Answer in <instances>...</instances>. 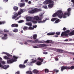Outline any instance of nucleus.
I'll use <instances>...</instances> for the list:
<instances>
[{
    "label": "nucleus",
    "mask_w": 74,
    "mask_h": 74,
    "mask_svg": "<svg viewBox=\"0 0 74 74\" xmlns=\"http://www.w3.org/2000/svg\"><path fill=\"white\" fill-rule=\"evenodd\" d=\"M40 18L38 16H36L34 17V19H35V20L38 21V23H45V21L48 20V19L46 18L45 20H43V21H42L41 20H42V19L43 18V15H40Z\"/></svg>",
    "instance_id": "1"
},
{
    "label": "nucleus",
    "mask_w": 74,
    "mask_h": 74,
    "mask_svg": "<svg viewBox=\"0 0 74 74\" xmlns=\"http://www.w3.org/2000/svg\"><path fill=\"white\" fill-rule=\"evenodd\" d=\"M70 32L69 30H68L64 32H62L61 34V36H64L67 37H69V35L70 36L74 35V30L71 31L70 33Z\"/></svg>",
    "instance_id": "2"
},
{
    "label": "nucleus",
    "mask_w": 74,
    "mask_h": 74,
    "mask_svg": "<svg viewBox=\"0 0 74 74\" xmlns=\"http://www.w3.org/2000/svg\"><path fill=\"white\" fill-rule=\"evenodd\" d=\"M27 42H31V43H42L43 44H45L46 42H47V43H49V40H47L46 41L44 40L41 41L38 40V39H36L34 41L28 40H27Z\"/></svg>",
    "instance_id": "3"
},
{
    "label": "nucleus",
    "mask_w": 74,
    "mask_h": 74,
    "mask_svg": "<svg viewBox=\"0 0 74 74\" xmlns=\"http://www.w3.org/2000/svg\"><path fill=\"white\" fill-rule=\"evenodd\" d=\"M18 58V57L15 56H13V58L12 59H10L9 60H7V63L8 64L12 63L15 62H16L17 61V59Z\"/></svg>",
    "instance_id": "4"
},
{
    "label": "nucleus",
    "mask_w": 74,
    "mask_h": 74,
    "mask_svg": "<svg viewBox=\"0 0 74 74\" xmlns=\"http://www.w3.org/2000/svg\"><path fill=\"white\" fill-rule=\"evenodd\" d=\"M42 10L41 9H38L37 8H35L29 12V14H34V13H37L39 11H41Z\"/></svg>",
    "instance_id": "5"
},
{
    "label": "nucleus",
    "mask_w": 74,
    "mask_h": 74,
    "mask_svg": "<svg viewBox=\"0 0 74 74\" xmlns=\"http://www.w3.org/2000/svg\"><path fill=\"white\" fill-rule=\"evenodd\" d=\"M57 14V16H58V18H59L60 19L62 18H63V16L64 15V13L62 12V11L61 10H59L56 12Z\"/></svg>",
    "instance_id": "6"
},
{
    "label": "nucleus",
    "mask_w": 74,
    "mask_h": 74,
    "mask_svg": "<svg viewBox=\"0 0 74 74\" xmlns=\"http://www.w3.org/2000/svg\"><path fill=\"white\" fill-rule=\"evenodd\" d=\"M71 8H69L68 9L67 11H68V13H64V15L63 16V18H66L67 17L66 16L67 15H68V16H69L70 15V11H71Z\"/></svg>",
    "instance_id": "7"
},
{
    "label": "nucleus",
    "mask_w": 74,
    "mask_h": 74,
    "mask_svg": "<svg viewBox=\"0 0 74 74\" xmlns=\"http://www.w3.org/2000/svg\"><path fill=\"white\" fill-rule=\"evenodd\" d=\"M38 60H40V61H41V62L40 61L37 62L36 63V64L38 66L41 65V64H42V63H41V62H42L44 61V59L41 58H38Z\"/></svg>",
    "instance_id": "8"
},
{
    "label": "nucleus",
    "mask_w": 74,
    "mask_h": 74,
    "mask_svg": "<svg viewBox=\"0 0 74 74\" xmlns=\"http://www.w3.org/2000/svg\"><path fill=\"white\" fill-rule=\"evenodd\" d=\"M66 69V70H68V67L67 66H62L61 67V71H63L64 70H65Z\"/></svg>",
    "instance_id": "9"
},
{
    "label": "nucleus",
    "mask_w": 74,
    "mask_h": 74,
    "mask_svg": "<svg viewBox=\"0 0 74 74\" xmlns=\"http://www.w3.org/2000/svg\"><path fill=\"white\" fill-rule=\"evenodd\" d=\"M37 46L39 47L44 48V47H47V45L45 44H40L39 45H38Z\"/></svg>",
    "instance_id": "10"
},
{
    "label": "nucleus",
    "mask_w": 74,
    "mask_h": 74,
    "mask_svg": "<svg viewBox=\"0 0 74 74\" xmlns=\"http://www.w3.org/2000/svg\"><path fill=\"white\" fill-rule=\"evenodd\" d=\"M7 34H4V36L1 38L3 40H5L7 38Z\"/></svg>",
    "instance_id": "11"
},
{
    "label": "nucleus",
    "mask_w": 74,
    "mask_h": 74,
    "mask_svg": "<svg viewBox=\"0 0 74 74\" xmlns=\"http://www.w3.org/2000/svg\"><path fill=\"white\" fill-rule=\"evenodd\" d=\"M2 53H3V54H6V55H7V56H8V57H10V58H12V55L5 52H3Z\"/></svg>",
    "instance_id": "12"
},
{
    "label": "nucleus",
    "mask_w": 74,
    "mask_h": 74,
    "mask_svg": "<svg viewBox=\"0 0 74 74\" xmlns=\"http://www.w3.org/2000/svg\"><path fill=\"white\" fill-rule=\"evenodd\" d=\"M55 34V32H50L47 34V36H51L52 35H54Z\"/></svg>",
    "instance_id": "13"
},
{
    "label": "nucleus",
    "mask_w": 74,
    "mask_h": 74,
    "mask_svg": "<svg viewBox=\"0 0 74 74\" xmlns=\"http://www.w3.org/2000/svg\"><path fill=\"white\" fill-rule=\"evenodd\" d=\"M53 74H54L55 73H59V70H58L57 69H54L53 70Z\"/></svg>",
    "instance_id": "14"
},
{
    "label": "nucleus",
    "mask_w": 74,
    "mask_h": 74,
    "mask_svg": "<svg viewBox=\"0 0 74 74\" xmlns=\"http://www.w3.org/2000/svg\"><path fill=\"white\" fill-rule=\"evenodd\" d=\"M27 21H32V17L29 16L27 17Z\"/></svg>",
    "instance_id": "15"
},
{
    "label": "nucleus",
    "mask_w": 74,
    "mask_h": 74,
    "mask_svg": "<svg viewBox=\"0 0 74 74\" xmlns=\"http://www.w3.org/2000/svg\"><path fill=\"white\" fill-rule=\"evenodd\" d=\"M19 67L20 69H23V68L26 67V65H25L20 64L19 65Z\"/></svg>",
    "instance_id": "16"
},
{
    "label": "nucleus",
    "mask_w": 74,
    "mask_h": 74,
    "mask_svg": "<svg viewBox=\"0 0 74 74\" xmlns=\"http://www.w3.org/2000/svg\"><path fill=\"white\" fill-rule=\"evenodd\" d=\"M56 51L58 52H60V53H63V50L62 49H56Z\"/></svg>",
    "instance_id": "17"
},
{
    "label": "nucleus",
    "mask_w": 74,
    "mask_h": 74,
    "mask_svg": "<svg viewBox=\"0 0 74 74\" xmlns=\"http://www.w3.org/2000/svg\"><path fill=\"white\" fill-rule=\"evenodd\" d=\"M11 26L13 27H18V24H13Z\"/></svg>",
    "instance_id": "18"
},
{
    "label": "nucleus",
    "mask_w": 74,
    "mask_h": 74,
    "mask_svg": "<svg viewBox=\"0 0 74 74\" xmlns=\"http://www.w3.org/2000/svg\"><path fill=\"white\" fill-rule=\"evenodd\" d=\"M37 37V34H34L33 35V38L34 40H36Z\"/></svg>",
    "instance_id": "19"
},
{
    "label": "nucleus",
    "mask_w": 74,
    "mask_h": 74,
    "mask_svg": "<svg viewBox=\"0 0 74 74\" xmlns=\"http://www.w3.org/2000/svg\"><path fill=\"white\" fill-rule=\"evenodd\" d=\"M23 13V10L21 9L20 11L18 12V15H20L22 14Z\"/></svg>",
    "instance_id": "20"
},
{
    "label": "nucleus",
    "mask_w": 74,
    "mask_h": 74,
    "mask_svg": "<svg viewBox=\"0 0 74 74\" xmlns=\"http://www.w3.org/2000/svg\"><path fill=\"white\" fill-rule=\"evenodd\" d=\"M3 69H8V67H9V66L8 65H5L2 66Z\"/></svg>",
    "instance_id": "21"
},
{
    "label": "nucleus",
    "mask_w": 74,
    "mask_h": 74,
    "mask_svg": "<svg viewBox=\"0 0 74 74\" xmlns=\"http://www.w3.org/2000/svg\"><path fill=\"white\" fill-rule=\"evenodd\" d=\"M47 1H48V3L49 4H53L54 3L53 1H52V0H47Z\"/></svg>",
    "instance_id": "22"
},
{
    "label": "nucleus",
    "mask_w": 74,
    "mask_h": 74,
    "mask_svg": "<svg viewBox=\"0 0 74 74\" xmlns=\"http://www.w3.org/2000/svg\"><path fill=\"white\" fill-rule=\"evenodd\" d=\"M13 9L14 11H18V7L16 6H14L13 7Z\"/></svg>",
    "instance_id": "23"
},
{
    "label": "nucleus",
    "mask_w": 74,
    "mask_h": 74,
    "mask_svg": "<svg viewBox=\"0 0 74 74\" xmlns=\"http://www.w3.org/2000/svg\"><path fill=\"white\" fill-rule=\"evenodd\" d=\"M43 4L46 5L47 4H48V0H46L44 1L43 3Z\"/></svg>",
    "instance_id": "24"
},
{
    "label": "nucleus",
    "mask_w": 74,
    "mask_h": 74,
    "mask_svg": "<svg viewBox=\"0 0 74 74\" xmlns=\"http://www.w3.org/2000/svg\"><path fill=\"white\" fill-rule=\"evenodd\" d=\"M25 3H20L19 5L21 7H24V6H25Z\"/></svg>",
    "instance_id": "25"
},
{
    "label": "nucleus",
    "mask_w": 74,
    "mask_h": 74,
    "mask_svg": "<svg viewBox=\"0 0 74 74\" xmlns=\"http://www.w3.org/2000/svg\"><path fill=\"white\" fill-rule=\"evenodd\" d=\"M4 58L6 60H8V59H9L10 58H11L12 57H7L6 56H5L4 57Z\"/></svg>",
    "instance_id": "26"
},
{
    "label": "nucleus",
    "mask_w": 74,
    "mask_h": 74,
    "mask_svg": "<svg viewBox=\"0 0 74 74\" xmlns=\"http://www.w3.org/2000/svg\"><path fill=\"white\" fill-rule=\"evenodd\" d=\"M33 73H34L35 74H37V73H38V71L36 69H34L33 71Z\"/></svg>",
    "instance_id": "27"
},
{
    "label": "nucleus",
    "mask_w": 74,
    "mask_h": 74,
    "mask_svg": "<svg viewBox=\"0 0 74 74\" xmlns=\"http://www.w3.org/2000/svg\"><path fill=\"white\" fill-rule=\"evenodd\" d=\"M53 6V3L49 4L48 5V6L50 8H52Z\"/></svg>",
    "instance_id": "28"
},
{
    "label": "nucleus",
    "mask_w": 74,
    "mask_h": 74,
    "mask_svg": "<svg viewBox=\"0 0 74 74\" xmlns=\"http://www.w3.org/2000/svg\"><path fill=\"white\" fill-rule=\"evenodd\" d=\"M26 25L28 26H32V23L31 22L26 23Z\"/></svg>",
    "instance_id": "29"
},
{
    "label": "nucleus",
    "mask_w": 74,
    "mask_h": 74,
    "mask_svg": "<svg viewBox=\"0 0 74 74\" xmlns=\"http://www.w3.org/2000/svg\"><path fill=\"white\" fill-rule=\"evenodd\" d=\"M68 70H70V69H74V66H71V67H68Z\"/></svg>",
    "instance_id": "30"
},
{
    "label": "nucleus",
    "mask_w": 74,
    "mask_h": 74,
    "mask_svg": "<svg viewBox=\"0 0 74 74\" xmlns=\"http://www.w3.org/2000/svg\"><path fill=\"white\" fill-rule=\"evenodd\" d=\"M57 15H58V14L56 12L55 13L53 14L52 16L53 17H56V16H57Z\"/></svg>",
    "instance_id": "31"
},
{
    "label": "nucleus",
    "mask_w": 74,
    "mask_h": 74,
    "mask_svg": "<svg viewBox=\"0 0 74 74\" xmlns=\"http://www.w3.org/2000/svg\"><path fill=\"white\" fill-rule=\"evenodd\" d=\"M56 19H57L56 18H53L51 19V21H52V22H54L55 20H56Z\"/></svg>",
    "instance_id": "32"
},
{
    "label": "nucleus",
    "mask_w": 74,
    "mask_h": 74,
    "mask_svg": "<svg viewBox=\"0 0 74 74\" xmlns=\"http://www.w3.org/2000/svg\"><path fill=\"white\" fill-rule=\"evenodd\" d=\"M14 32H15V33H17L18 32V29H15L13 31Z\"/></svg>",
    "instance_id": "33"
},
{
    "label": "nucleus",
    "mask_w": 74,
    "mask_h": 74,
    "mask_svg": "<svg viewBox=\"0 0 74 74\" xmlns=\"http://www.w3.org/2000/svg\"><path fill=\"white\" fill-rule=\"evenodd\" d=\"M28 29V27H24L23 28L24 30H27Z\"/></svg>",
    "instance_id": "34"
},
{
    "label": "nucleus",
    "mask_w": 74,
    "mask_h": 74,
    "mask_svg": "<svg viewBox=\"0 0 74 74\" xmlns=\"http://www.w3.org/2000/svg\"><path fill=\"white\" fill-rule=\"evenodd\" d=\"M45 72L46 73H48L49 72V70L48 69H45Z\"/></svg>",
    "instance_id": "35"
},
{
    "label": "nucleus",
    "mask_w": 74,
    "mask_h": 74,
    "mask_svg": "<svg viewBox=\"0 0 74 74\" xmlns=\"http://www.w3.org/2000/svg\"><path fill=\"white\" fill-rule=\"evenodd\" d=\"M36 61L37 60H34V61H32L30 63V64H32V63H35V62H36Z\"/></svg>",
    "instance_id": "36"
},
{
    "label": "nucleus",
    "mask_w": 74,
    "mask_h": 74,
    "mask_svg": "<svg viewBox=\"0 0 74 74\" xmlns=\"http://www.w3.org/2000/svg\"><path fill=\"white\" fill-rule=\"evenodd\" d=\"M17 18V16H12V19H16Z\"/></svg>",
    "instance_id": "37"
},
{
    "label": "nucleus",
    "mask_w": 74,
    "mask_h": 74,
    "mask_svg": "<svg viewBox=\"0 0 74 74\" xmlns=\"http://www.w3.org/2000/svg\"><path fill=\"white\" fill-rule=\"evenodd\" d=\"M26 73H27V74H32V72L30 71H28Z\"/></svg>",
    "instance_id": "38"
},
{
    "label": "nucleus",
    "mask_w": 74,
    "mask_h": 74,
    "mask_svg": "<svg viewBox=\"0 0 74 74\" xmlns=\"http://www.w3.org/2000/svg\"><path fill=\"white\" fill-rule=\"evenodd\" d=\"M5 23V21H0V25H2V24H4Z\"/></svg>",
    "instance_id": "39"
},
{
    "label": "nucleus",
    "mask_w": 74,
    "mask_h": 74,
    "mask_svg": "<svg viewBox=\"0 0 74 74\" xmlns=\"http://www.w3.org/2000/svg\"><path fill=\"white\" fill-rule=\"evenodd\" d=\"M34 28L33 27H29L28 29L29 30H34Z\"/></svg>",
    "instance_id": "40"
},
{
    "label": "nucleus",
    "mask_w": 74,
    "mask_h": 74,
    "mask_svg": "<svg viewBox=\"0 0 74 74\" xmlns=\"http://www.w3.org/2000/svg\"><path fill=\"white\" fill-rule=\"evenodd\" d=\"M14 16H17V17L18 16V13L16 12H14Z\"/></svg>",
    "instance_id": "41"
},
{
    "label": "nucleus",
    "mask_w": 74,
    "mask_h": 74,
    "mask_svg": "<svg viewBox=\"0 0 74 74\" xmlns=\"http://www.w3.org/2000/svg\"><path fill=\"white\" fill-rule=\"evenodd\" d=\"M4 32L5 33H8V32H9V31L7 30V29H4Z\"/></svg>",
    "instance_id": "42"
},
{
    "label": "nucleus",
    "mask_w": 74,
    "mask_h": 74,
    "mask_svg": "<svg viewBox=\"0 0 74 74\" xmlns=\"http://www.w3.org/2000/svg\"><path fill=\"white\" fill-rule=\"evenodd\" d=\"M60 32H56V35H58V36H59V35H60Z\"/></svg>",
    "instance_id": "43"
},
{
    "label": "nucleus",
    "mask_w": 74,
    "mask_h": 74,
    "mask_svg": "<svg viewBox=\"0 0 74 74\" xmlns=\"http://www.w3.org/2000/svg\"><path fill=\"white\" fill-rule=\"evenodd\" d=\"M49 43L50 44H53V42L52 40H49Z\"/></svg>",
    "instance_id": "44"
},
{
    "label": "nucleus",
    "mask_w": 74,
    "mask_h": 74,
    "mask_svg": "<svg viewBox=\"0 0 74 74\" xmlns=\"http://www.w3.org/2000/svg\"><path fill=\"white\" fill-rule=\"evenodd\" d=\"M59 21H60L59 19H58L55 21V23H59Z\"/></svg>",
    "instance_id": "45"
},
{
    "label": "nucleus",
    "mask_w": 74,
    "mask_h": 74,
    "mask_svg": "<svg viewBox=\"0 0 74 74\" xmlns=\"http://www.w3.org/2000/svg\"><path fill=\"white\" fill-rule=\"evenodd\" d=\"M43 8H44L45 9H47V8H48V7H47V5H44L43 6Z\"/></svg>",
    "instance_id": "46"
},
{
    "label": "nucleus",
    "mask_w": 74,
    "mask_h": 74,
    "mask_svg": "<svg viewBox=\"0 0 74 74\" xmlns=\"http://www.w3.org/2000/svg\"><path fill=\"white\" fill-rule=\"evenodd\" d=\"M32 22L33 23H37V21H32Z\"/></svg>",
    "instance_id": "47"
},
{
    "label": "nucleus",
    "mask_w": 74,
    "mask_h": 74,
    "mask_svg": "<svg viewBox=\"0 0 74 74\" xmlns=\"http://www.w3.org/2000/svg\"><path fill=\"white\" fill-rule=\"evenodd\" d=\"M28 61V60H26L24 62V64H25V63H26L27 62V61Z\"/></svg>",
    "instance_id": "48"
},
{
    "label": "nucleus",
    "mask_w": 74,
    "mask_h": 74,
    "mask_svg": "<svg viewBox=\"0 0 74 74\" xmlns=\"http://www.w3.org/2000/svg\"><path fill=\"white\" fill-rule=\"evenodd\" d=\"M15 74H20V72L19 71H18L16 72Z\"/></svg>",
    "instance_id": "49"
},
{
    "label": "nucleus",
    "mask_w": 74,
    "mask_h": 74,
    "mask_svg": "<svg viewBox=\"0 0 74 74\" xmlns=\"http://www.w3.org/2000/svg\"><path fill=\"white\" fill-rule=\"evenodd\" d=\"M23 20H20V21H19L18 22V23H22V22H23Z\"/></svg>",
    "instance_id": "50"
},
{
    "label": "nucleus",
    "mask_w": 74,
    "mask_h": 74,
    "mask_svg": "<svg viewBox=\"0 0 74 74\" xmlns=\"http://www.w3.org/2000/svg\"><path fill=\"white\" fill-rule=\"evenodd\" d=\"M43 54H45V55H47L48 54V53L47 52H43Z\"/></svg>",
    "instance_id": "51"
},
{
    "label": "nucleus",
    "mask_w": 74,
    "mask_h": 74,
    "mask_svg": "<svg viewBox=\"0 0 74 74\" xmlns=\"http://www.w3.org/2000/svg\"><path fill=\"white\" fill-rule=\"evenodd\" d=\"M8 1V0H3V1L5 2V3H6V2H7Z\"/></svg>",
    "instance_id": "52"
},
{
    "label": "nucleus",
    "mask_w": 74,
    "mask_h": 74,
    "mask_svg": "<svg viewBox=\"0 0 74 74\" xmlns=\"http://www.w3.org/2000/svg\"><path fill=\"white\" fill-rule=\"evenodd\" d=\"M33 48H38V47H37L36 46H33Z\"/></svg>",
    "instance_id": "53"
},
{
    "label": "nucleus",
    "mask_w": 74,
    "mask_h": 74,
    "mask_svg": "<svg viewBox=\"0 0 74 74\" xmlns=\"http://www.w3.org/2000/svg\"><path fill=\"white\" fill-rule=\"evenodd\" d=\"M34 28H36L37 27V25H35L34 26H33Z\"/></svg>",
    "instance_id": "54"
},
{
    "label": "nucleus",
    "mask_w": 74,
    "mask_h": 74,
    "mask_svg": "<svg viewBox=\"0 0 74 74\" xmlns=\"http://www.w3.org/2000/svg\"><path fill=\"white\" fill-rule=\"evenodd\" d=\"M67 44H69V45H74V43H68Z\"/></svg>",
    "instance_id": "55"
},
{
    "label": "nucleus",
    "mask_w": 74,
    "mask_h": 74,
    "mask_svg": "<svg viewBox=\"0 0 74 74\" xmlns=\"http://www.w3.org/2000/svg\"><path fill=\"white\" fill-rule=\"evenodd\" d=\"M2 63L3 64H5V62L4 61H2Z\"/></svg>",
    "instance_id": "56"
},
{
    "label": "nucleus",
    "mask_w": 74,
    "mask_h": 74,
    "mask_svg": "<svg viewBox=\"0 0 74 74\" xmlns=\"http://www.w3.org/2000/svg\"><path fill=\"white\" fill-rule=\"evenodd\" d=\"M63 30H66V28L65 27H64L63 29Z\"/></svg>",
    "instance_id": "57"
},
{
    "label": "nucleus",
    "mask_w": 74,
    "mask_h": 74,
    "mask_svg": "<svg viewBox=\"0 0 74 74\" xmlns=\"http://www.w3.org/2000/svg\"><path fill=\"white\" fill-rule=\"evenodd\" d=\"M28 4H32V2L30 1H29L28 2Z\"/></svg>",
    "instance_id": "58"
},
{
    "label": "nucleus",
    "mask_w": 74,
    "mask_h": 74,
    "mask_svg": "<svg viewBox=\"0 0 74 74\" xmlns=\"http://www.w3.org/2000/svg\"><path fill=\"white\" fill-rule=\"evenodd\" d=\"M54 37H58V35H55L54 36Z\"/></svg>",
    "instance_id": "59"
},
{
    "label": "nucleus",
    "mask_w": 74,
    "mask_h": 74,
    "mask_svg": "<svg viewBox=\"0 0 74 74\" xmlns=\"http://www.w3.org/2000/svg\"><path fill=\"white\" fill-rule=\"evenodd\" d=\"M3 32L2 31H0V34H3Z\"/></svg>",
    "instance_id": "60"
},
{
    "label": "nucleus",
    "mask_w": 74,
    "mask_h": 74,
    "mask_svg": "<svg viewBox=\"0 0 74 74\" xmlns=\"http://www.w3.org/2000/svg\"><path fill=\"white\" fill-rule=\"evenodd\" d=\"M64 41H66V42L68 41H69V39H66V40H64Z\"/></svg>",
    "instance_id": "61"
},
{
    "label": "nucleus",
    "mask_w": 74,
    "mask_h": 74,
    "mask_svg": "<svg viewBox=\"0 0 74 74\" xmlns=\"http://www.w3.org/2000/svg\"><path fill=\"white\" fill-rule=\"evenodd\" d=\"M56 60L58 61L59 60V59L58 58H55Z\"/></svg>",
    "instance_id": "62"
},
{
    "label": "nucleus",
    "mask_w": 74,
    "mask_h": 74,
    "mask_svg": "<svg viewBox=\"0 0 74 74\" xmlns=\"http://www.w3.org/2000/svg\"><path fill=\"white\" fill-rule=\"evenodd\" d=\"M72 40H73V39H70V38L69 39V41H72Z\"/></svg>",
    "instance_id": "63"
},
{
    "label": "nucleus",
    "mask_w": 74,
    "mask_h": 74,
    "mask_svg": "<svg viewBox=\"0 0 74 74\" xmlns=\"http://www.w3.org/2000/svg\"><path fill=\"white\" fill-rule=\"evenodd\" d=\"M71 2H73V4H74V0H72Z\"/></svg>",
    "instance_id": "64"
}]
</instances>
